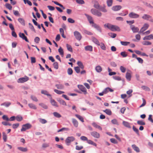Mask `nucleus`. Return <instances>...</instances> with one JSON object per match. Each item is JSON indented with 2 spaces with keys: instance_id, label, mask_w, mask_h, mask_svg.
Listing matches in <instances>:
<instances>
[{
  "instance_id": "f257e3e1",
  "label": "nucleus",
  "mask_w": 153,
  "mask_h": 153,
  "mask_svg": "<svg viewBox=\"0 0 153 153\" xmlns=\"http://www.w3.org/2000/svg\"><path fill=\"white\" fill-rule=\"evenodd\" d=\"M104 26L105 27H107L113 31H120V29L118 27L111 25L109 23L104 25Z\"/></svg>"
},
{
  "instance_id": "f03ea898",
  "label": "nucleus",
  "mask_w": 153,
  "mask_h": 153,
  "mask_svg": "<svg viewBox=\"0 0 153 153\" xmlns=\"http://www.w3.org/2000/svg\"><path fill=\"white\" fill-rule=\"evenodd\" d=\"M91 11L93 14L98 17L101 16L102 15V13L100 11L94 9H92Z\"/></svg>"
},
{
  "instance_id": "7ed1b4c3",
  "label": "nucleus",
  "mask_w": 153,
  "mask_h": 153,
  "mask_svg": "<svg viewBox=\"0 0 153 153\" xmlns=\"http://www.w3.org/2000/svg\"><path fill=\"white\" fill-rule=\"evenodd\" d=\"M142 18L144 19L149 21L150 22L153 23V19L152 16L149 15L144 14L142 16Z\"/></svg>"
},
{
  "instance_id": "20e7f679",
  "label": "nucleus",
  "mask_w": 153,
  "mask_h": 153,
  "mask_svg": "<svg viewBox=\"0 0 153 153\" xmlns=\"http://www.w3.org/2000/svg\"><path fill=\"white\" fill-rule=\"evenodd\" d=\"M31 126V125L29 123L23 125L22 126V128L21 129V131H25L26 130L30 128Z\"/></svg>"
},
{
  "instance_id": "39448f33",
  "label": "nucleus",
  "mask_w": 153,
  "mask_h": 153,
  "mask_svg": "<svg viewBox=\"0 0 153 153\" xmlns=\"http://www.w3.org/2000/svg\"><path fill=\"white\" fill-rule=\"evenodd\" d=\"M29 79V78L27 76H25L24 77H22L18 79L17 82L18 83H24L27 81Z\"/></svg>"
},
{
  "instance_id": "423d86ee",
  "label": "nucleus",
  "mask_w": 153,
  "mask_h": 153,
  "mask_svg": "<svg viewBox=\"0 0 153 153\" xmlns=\"http://www.w3.org/2000/svg\"><path fill=\"white\" fill-rule=\"evenodd\" d=\"M75 140V138L73 136L68 137L66 139L65 142L68 145L71 142Z\"/></svg>"
},
{
  "instance_id": "0eeeda50",
  "label": "nucleus",
  "mask_w": 153,
  "mask_h": 153,
  "mask_svg": "<svg viewBox=\"0 0 153 153\" xmlns=\"http://www.w3.org/2000/svg\"><path fill=\"white\" fill-rule=\"evenodd\" d=\"M74 34L76 39L79 41H80L81 40L82 36L80 33L78 31H75L74 32Z\"/></svg>"
},
{
  "instance_id": "6e6552de",
  "label": "nucleus",
  "mask_w": 153,
  "mask_h": 153,
  "mask_svg": "<svg viewBox=\"0 0 153 153\" xmlns=\"http://www.w3.org/2000/svg\"><path fill=\"white\" fill-rule=\"evenodd\" d=\"M149 25L147 23H145L143 25V27L140 29L139 33H143L144 31L146 30L149 27Z\"/></svg>"
},
{
  "instance_id": "1a4fd4ad",
  "label": "nucleus",
  "mask_w": 153,
  "mask_h": 153,
  "mask_svg": "<svg viewBox=\"0 0 153 153\" xmlns=\"http://www.w3.org/2000/svg\"><path fill=\"white\" fill-rule=\"evenodd\" d=\"M91 135L94 137L96 138H99L100 137V134L96 131H93L91 132Z\"/></svg>"
},
{
  "instance_id": "9d476101",
  "label": "nucleus",
  "mask_w": 153,
  "mask_h": 153,
  "mask_svg": "<svg viewBox=\"0 0 153 153\" xmlns=\"http://www.w3.org/2000/svg\"><path fill=\"white\" fill-rule=\"evenodd\" d=\"M129 16L131 18L136 19L139 17V15L134 12H131L128 14Z\"/></svg>"
},
{
  "instance_id": "9b49d317",
  "label": "nucleus",
  "mask_w": 153,
  "mask_h": 153,
  "mask_svg": "<svg viewBox=\"0 0 153 153\" xmlns=\"http://www.w3.org/2000/svg\"><path fill=\"white\" fill-rule=\"evenodd\" d=\"M78 87L85 94L87 93L86 89L83 85H78Z\"/></svg>"
},
{
  "instance_id": "f8f14e48",
  "label": "nucleus",
  "mask_w": 153,
  "mask_h": 153,
  "mask_svg": "<svg viewBox=\"0 0 153 153\" xmlns=\"http://www.w3.org/2000/svg\"><path fill=\"white\" fill-rule=\"evenodd\" d=\"M85 15L87 17L88 19V21L89 23L90 24H92V25H93V24L94 23V22L92 18V17L91 16H90L86 14H85Z\"/></svg>"
},
{
  "instance_id": "ddd939ff",
  "label": "nucleus",
  "mask_w": 153,
  "mask_h": 153,
  "mask_svg": "<svg viewBox=\"0 0 153 153\" xmlns=\"http://www.w3.org/2000/svg\"><path fill=\"white\" fill-rule=\"evenodd\" d=\"M19 36L22 39L25 40L26 42H29V41L27 38V37L23 33H19Z\"/></svg>"
},
{
  "instance_id": "4468645a",
  "label": "nucleus",
  "mask_w": 153,
  "mask_h": 153,
  "mask_svg": "<svg viewBox=\"0 0 153 153\" xmlns=\"http://www.w3.org/2000/svg\"><path fill=\"white\" fill-rule=\"evenodd\" d=\"M130 28L134 33L138 32L139 31V29L138 27H135L133 25H131L130 26Z\"/></svg>"
},
{
  "instance_id": "2eb2a0df",
  "label": "nucleus",
  "mask_w": 153,
  "mask_h": 153,
  "mask_svg": "<svg viewBox=\"0 0 153 153\" xmlns=\"http://www.w3.org/2000/svg\"><path fill=\"white\" fill-rule=\"evenodd\" d=\"M92 26L99 32H101V28L98 25L95 23H94L92 25Z\"/></svg>"
},
{
  "instance_id": "dca6fc26",
  "label": "nucleus",
  "mask_w": 153,
  "mask_h": 153,
  "mask_svg": "<svg viewBox=\"0 0 153 153\" xmlns=\"http://www.w3.org/2000/svg\"><path fill=\"white\" fill-rule=\"evenodd\" d=\"M113 90L112 89L109 87H108L105 88L103 90V92L105 94L107 93L109 91L112 92H113Z\"/></svg>"
},
{
  "instance_id": "f3484780",
  "label": "nucleus",
  "mask_w": 153,
  "mask_h": 153,
  "mask_svg": "<svg viewBox=\"0 0 153 153\" xmlns=\"http://www.w3.org/2000/svg\"><path fill=\"white\" fill-rule=\"evenodd\" d=\"M92 125L95 128H97L101 131L102 130V127L96 123H93Z\"/></svg>"
},
{
  "instance_id": "a211bd4d",
  "label": "nucleus",
  "mask_w": 153,
  "mask_h": 153,
  "mask_svg": "<svg viewBox=\"0 0 153 153\" xmlns=\"http://www.w3.org/2000/svg\"><path fill=\"white\" fill-rule=\"evenodd\" d=\"M122 8L120 5H116L112 7V9L114 11H118L120 10Z\"/></svg>"
},
{
  "instance_id": "6ab92c4d",
  "label": "nucleus",
  "mask_w": 153,
  "mask_h": 153,
  "mask_svg": "<svg viewBox=\"0 0 153 153\" xmlns=\"http://www.w3.org/2000/svg\"><path fill=\"white\" fill-rule=\"evenodd\" d=\"M50 102L53 106L56 107H58V105L57 102H56L52 98L51 99Z\"/></svg>"
},
{
  "instance_id": "aec40b11",
  "label": "nucleus",
  "mask_w": 153,
  "mask_h": 153,
  "mask_svg": "<svg viewBox=\"0 0 153 153\" xmlns=\"http://www.w3.org/2000/svg\"><path fill=\"white\" fill-rule=\"evenodd\" d=\"M151 39H153L152 34H150L149 36H145L143 38V40H150Z\"/></svg>"
},
{
  "instance_id": "412c9836",
  "label": "nucleus",
  "mask_w": 153,
  "mask_h": 153,
  "mask_svg": "<svg viewBox=\"0 0 153 153\" xmlns=\"http://www.w3.org/2000/svg\"><path fill=\"white\" fill-rule=\"evenodd\" d=\"M131 146L134 150L137 152H140L139 148L135 144L132 145Z\"/></svg>"
},
{
  "instance_id": "4be33fe9",
  "label": "nucleus",
  "mask_w": 153,
  "mask_h": 153,
  "mask_svg": "<svg viewBox=\"0 0 153 153\" xmlns=\"http://www.w3.org/2000/svg\"><path fill=\"white\" fill-rule=\"evenodd\" d=\"M130 72H127L126 74V79L128 81H130L131 79V75L130 73V71H129Z\"/></svg>"
},
{
  "instance_id": "5701e85b",
  "label": "nucleus",
  "mask_w": 153,
  "mask_h": 153,
  "mask_svg": "<svg viewBox=\"0 0 153 153\" xmlns=\"http://www.w3.org/2000/svg\"><path fill=\"white\" fill-rule=\"evenodd\" d=\"M72 121L74 126L75 127H77L78 125V121L75 119L74 118L72 119Z\"/></svg>"
},
{
  "instance_id": "b1692460",
  "label": "nucleus",
  "mask_w": 153,
  "mask_h": 153,
  "mask_svg": "<svg viewBox=\"0 0 153 153\" xmlns=\"http://www.w3.org/2000/svg\"><path fill=\"white\" fill-rule=\"evenodd\" d=\"M85 50L86 51H92L93 50L92 47L90 45H88L85 47Z\"/></svg>"
},
{
  "instance_id": "393cba45",
  "label": "nucleus",
  "mask_w": 153,
  "mask_h": 153,
  "mask_svg": "<svg viewBox=\"0 0 153 153\" xmlns=\"http://www.w3.org/2000/svg\"><path fill=\"white\" fill-rule=\"evenodd\" d=\"M92 41L97 45L100 46V43L98 40L95 38L93 37L92 38Z\"/></svg>"
},
{
  "instance_id": "a878e982",
  "label": "nucleus",
  "mask_w": 153,
  "mask_h": 153,
  "mask_svg": "<svg viewBox=\"0 0 153 153\" xmlns=\"http://www.w3.org/2000/svg\"><path fill=\"white\" fill-rule=\"evenodd\" d=\"M95 70L97 72L100 73L102 71V68L100 66L98 65L96 67Z\"/></svg>"
},
{
  "instance_id": "bb28decb",
  "label": "nucleus",
  "mask_w": 153,
  "mask_h": 153,
  "mask_svg": "<svg viewBox=\"0 0 153 153\" xmlns=\"http://www.w3.org/2000/svg\"><path fill=\"white\" fill-rule=\"evenodd\" d=\"M55 86L58 89H63L64 88V85L61 84H56Z\"/></svg>"
},
{
  "instance_id": "cd10ccee",
  "label": "nucleus",
  "mask_w": 153,
  "mask_h": 153,
  "mask_svg": "<svg viewBox=\"0 0 153 153\" xmlns=\"http://www.w3.org/2000/svg\"><path fill=\"white\" fill-rule=\"evenodd\" d=\"M58 52L61 56L63 57L64 56V51L63 49L61 47H60L58 49Z\"/></svg>"
},
{
  "instance_id": "c85d7f7f",
  "label": "nucleus",
  "mask_w": 153,
  "mask_h": 153,
  "mask_svg": "<svg viewBox=\"0 0 153 153\" xmlns=\"http://www.w3.org/2000/svg\"><path fill=\"white\" fill-rule=\"evenodd\" d=\"M11 104L10 102H6L1 104V106H4L6 107H8Z\"/></svg>"
},
{
  "instance_id": "c756f323",
  "label": "nucleus",
  "mask_w": 153,
  "mask_h": 153,
  "mask_svg": "<svg viewBox=\"0 0 153 153\" xmlns=\"http://www.w3.org/2000/svg\"><path fill=\"white\" fill-rule=\"evenodd\" d=\"M106 3L108 6L111 7L113 4V0H107Z\"/></svg>"
},
{
  "instance_id": "7c9ffc66",
  "label": "nucleus",
  "mask_w": 153,
  "mask_h": 153,
  "mask_svg": "<svg viewBox=\"0 0 153 153\" xmlns=\"http://www.w3.org/2000/svg\"><path fill=\"white\" fill-rule=\"evenodd\" d=\"M17 149L20 151L23 152H26L27 150V148H24L22 147H19L17 148Z\"/></svg>"
},
{
  "instance_id": "2f4dec72",
  "label": "nucleus",
  "mask_w": 153,
  "mask_h": 153,
  "mask_svg": "<svg viewBox=\"0 0 153 153\" xmlns=\"http://www.w3.org/2000/svg\"><path fill=\"white\" fill-rule=\"evenodd\" d=\"M103 111L105 113L107 114L110 115L112 114V112L111 110L110 109H106V110H104Z\"/></svg>"
},
{
  "instance_id": "473e14b6",
  "label": "nucleus",
  "mask_w": 153,
  "mask_h": 153,
  "mask_svg": "<svg viewBox=\"0 0 153 153\" xmlns=\"http://www.w3.org/2000/svg\"><path fill=\"white\" fill-rule=\"evenodd\" d=\"M87 143L89 144L92 145L93 146H97V144L95 143L93 141L91 140H87Z\"/></svg>"
},
{
  "instance_id": "72a5a7b5",
  "label": "nucleus",
  "mask_w": 153,
  "mask_h": 153,
  "mask_svg": "<svg viewBox=\"0 0 153 153\" xmlns=\"http://www.w3.org/2000/svg\"><path fill=\"white\" fill-rule=\"evenodd\" d=\"M142 44L143 45H150L152 44V43L151 42L148 41H145L142 42Z\"/></svg>"
},
{
  "instance_id": "f704fd0d",
  "label": "nucleus",
  "mask_w": 153,
  "mask_h": 153,
  "mask_svg": "<svg viewBox=\"0 0 153 153\" xmlns=\"http://www.w3.org/2000/svg\"><path fill=\"white\" fill-rule=\"evenodd\" d=\"M52 2H53L55 4L59 6L60 7H61L63 9H65V7H63V6L61 4H59V3L58 2H57V1H52Z\"/></svg>"
},
{
  "instance_id": "c9c22d12",
  "label": "nucleus",
  "mask_w": 153,
  "mask_h": 153,
  "mask_svg": "<svg viewBox=\"0 0 153 153\" xmlns=\"http://www.w3.org/2000/svg\"><path fill=\"white\" fill-rule=\"evenodd\" d=\"M141 88L143 90L147 91H150V89L148 87L146 86H141Z\"/></svg>"
},
{
  "instance_id": "e433bc0d",
  "label": "nucleus",
  "mask_w": 153,
  "mask_h": 153,
  "mask_svg": "<svg viewBox=\"0 0 153 153\" xmlns=\"http://www.w3.org/2000/svg\"><path fill=\"white\" fill-rule=\"evenodd\" d=\"M28 106L30 107V108L34 109H36V107L34 104L32 103H29L28 104Z\"/></svg>"
},
{
  "instance_id": "4c0bfd02",
  "label": "nucleus",
  "mask_w": 153,
  "mask_h": 153,
  "mask_svg": "<svg viewBox=\"0 0 153 153\" xmlns=\"http://www.w3.org/2000/svg\"><path fill=\"white\" fill-rule=\"evenodd\" d=\"M53 115L57 118H60L61 117V115L57 112H54L53 113Z\"/></svg>"
},
{
  "instance_id": "58836bf2",
  "label": "nucleus",
  "mask_w": 153,
  "mask_h": 153,
  "mask_svg": "<svg viewBox=\"0 0 153 153\" xmlns=\"http://www.w3.org/2000/svg\"><path fill=\"white\" fill-rule=\"evenodd\" d=\"M123 124L126 127L128 128H130V126L129 123L126 121H123Z\"/></svg>"
},
{
  "instance_id": "ea45409f",
  "label": "nucleus",
  "mask_w": 153,
  "mask_h": 153,
  "mask_svg": "<svg viewBox=\"0 0 153 153\" xmlns=\"http://www.w3.org/2000/svg\"><path fill=\"white\" fill-rule=\"evenodd\" d=\"M77 64L79 66V67L81 68L82 69L84 68V67L82 63L80 61H78L77 62Z\"/></svg>"
},
{
  "instance_id": "a19ab883",
  "label": "nucleus",
  "mask_w": 153,
  "mask_h": 153,
  "mask_svg": "<svg viewBox=\"0 0 153 153\" xmlns=\"http://www.w3.org/2000/svg\"><path fill=\"white\" fill-rule=\"evenodd\" d=\"M66 47L68 51L71 52H73L72 48L71 46L70 45H68V44H67Z\"/></svg>"
},
{
  "instance_id": "79ce46f5",
  "label": "nucleus",
  "mask_w": 153,
  "mask_h": 153,
  "mask_svg": "<svg viewBox=\"0 0 153 153\" xmlns=\"http://www.w3.org/2000/svg\"><path fill=\"white\" fill-rule=\"evenodd\" d=\"M18 21L22 25H24L25 24L24 20L21 18H19L18 19Z\"/></svg>"
},
{
  "instance_id": "37998d69",
  "label": "nucleus",
  "mask_w": 153,
  "mask_h": 153,
  "mask_svg": "<svg viewBox=\"0 0 153 153\" xmlns=\"http://www.w3.org/2000/svg\"><path fill=\"white\" fill-rule=\"evenodd\" d=\"M54 91L56 93V94H61L64 93V92L62 91H61L58 90L57 89H55L54 90Z\"/></svg>"
},
{
  "instance_id": "c03bdc74",
  "label": "nucleus",
  "mask_w": 153,
  "mask_h": 153,
  "mask_svg": "<svg viewBox=\"0 0 153 153\" xmlns=\"http://www.w3.org/2000/svg\"><path fill=\"white\" fill-rule=\"evenodd\" d=\"M53 65L55 69H57L59 68L58 64L57 62H55L53 63Z\"/></svg>"
},
{
  "instance_id": "a18cd8bd",
  "label": "nucleus",
  "mask_w": 153,
  "mask_h": 153,
  "mask_svg": "<svg viewBox=\"0 0 153 153\" xmlns=\"http://www.w3.org/2000/svg\"><path fill=\"white\" fill-rule=\"evenodd\" d=\"M75 116L82 122H84L83 118L82 117L78 114H76Z\"/></svg>"
},
{
  "instance_id": "49530a36",
  "label": "nucleus",
  "mask_w": 153,
  "mask_h": 153,
  "mask_svg": "<svg viewBox=\"0 0 153 153\" xmlns=\"http://www.w3.org/2000/svg\"><path fill=\"white\" fill-rule=\"evenodd\" d=\"M5 7H6L9 9L10 10H12V6H11V5L9 4V3H7L5 4Z\"/></svg>"
},
{
  "instance_id": "de8ad7c7",
  "label": "nucleus",
  "mask_w": 153,
  "mask_h": 153,
  "mask_svg": "<svg viewBox=\"0 0 153 153\" xmlns=\"http://www.w3.org/2000/svg\"><path fill=\"white\" fill-rule=\"evenodd\" d=\"M94 7L96 9H99L100 7V5L98 2L96 1L94 3Z\"/></svg>"
},
{
  "instance_id": "09e8293b",
  "label": "nucleus",
  "mask_w": 153,
  "mask_h": 153,
  "mask_svg": "<svg viewBox=\"0 0 153 153\" xmlns=\"http://www.w3.org/2000/svg\"><path fill=\"white\" fill-rule=\"evenodd\" d=\"M29 26V28L32 31H34V32H35V29L34 28V27L33 25L31 24L30 23H29L28 24Z\"/></svg>"
},
{
  "instance_id": "8fccbe9b",
  "label": "nucleus",
  "mask_w": 153,
  "mask_h": 153,
  "mask_svg": "<svg viewBox=\"0 0 153 153\" xmlns=\"http://www.w3.org/2000/svg\"><path fill=\"white\" fill-rule=\"evenodd\" d=\"M59 102L61 104L66 106L67 105L66 102L63 100L60 99L58 100Z\"/></svg>"
},
{
  "instance_id": "3c124183",
  "label": "nucleus",
  "mask_w": 153,
  "mask_h": 153,
  "mask_svg": "<svg viewBox=\"0 0 153 153\" xmlns=\"http://www.w3.org/2000/svg\"><path fill=\"white\" fill-rule=\"evenodd\" d=\"M16 119L18 121H21L22 120L23 118L21 116H18L16 117Z\"/></svg>"
},
{
  "instance_id": "603ef678",
  "label": "nucleus",
  "mask_w": 153,
  "mask_h": 153,
  "mask_svg": "<svg viewBox=\"0 0 153 153\" xmlns=\"http://www.w3.org/2000/svg\"><path fill=\"white\" fill-rule=\"evenodd\" d=\"M101 48L102 49L104 50H106V47L104 43H100V45Z\"/></svg>"
},
{
  "instance_id": "864d4df0",
  "label": "nucleus",
  "mask_w": 153,
  "mask_h": 153,
  "mask_svg": "<svg viewBox=\"0 0 153 153\" xmlns=\"http://www.w3.org/2000/svg\"><path fill=\"white\" fill-rule=\"evenodd\" d=\"M39 121L42 124H45L47 123V121L46 120L42 118L39 119Z\"/></svg>"
},
{
  "instance_id": "5fc2aeb1",
  "label": "nucleus",
  "mask_w": 153,
  "mask_h": 153,
  "mask_svg": "<svg viewBox=\"0 0 153 153\" xmlns=\"http://www.w3.org/2000/svg\"><path fill=\"white\" fill-rule=\"evenodd\" d=\"M137 123L139 125H144L145 123L142 120H138L137 121Z\"/></svg>"
},
{
  "instance_id": "6e6d98bb",
  "label": "nucleus",
  "mask_w": 153,
  "mask_h": 153,
  "mask_svg": "<svg viewBox=\"0 0 153 153\" xmlns=\"http://www.w3.org/2000/svg\"><path fill=\"white\" fill-rule=\"evenodd\" d=\"M84 33L88 34V35H92L93 33L91 32H90L87 30H83Z\"/></svg>"
},
{
  "instance_id": "4d7b16f0",
  "label": "nucleus",
  "mask_w": 153,
  "mask_h": 153,
  "mask_svg": "<svg viewBox=\"0 0 153 153\" xmlns=\"http://www.w3.org/2000/svg\"><path fill=\"white\" fill-rule=\"evenodd\" d=\"M39 105L44 109H47L48 108V107L47 105L43 103H39Z\"/></svg>"
},
{
  "instance_id": "13d9d810",
  "label": "nucleus",
  "mask_w": 153,
  "mask_h": 153,
  "mask_svg": "<svg viewBox=\"0 0 153 153\" xmlns=\"http://www.w3.org/2000/svg\"><path fill=\"white\" fill-rule=\"evenodd\" d=\"M100 9L103 12L105 13L107 12V10L105 9V6H104L103 7H101Z\"/></svg>"
},
{
  "instance_id": "bf43d9fd",
  "label": "nucleus",
  "mask_w": 153,
  "mask_h": 153,
  "mask_svg": "<svg viewBox=\"0 0 153 153\" xmlns=\"http://www.w3.org/2000/svg\"><path fill=\"white\" fill-rule=\"evenodd\" d=\"M41 93L42 94H43L45 95L51 96V95L48 93V92L46 91L43 90H42L41 91Z\"/></svg>"
},
{
  "instance_id": "052dcab7",
  "label": "nucleus",
  "mask_w": 153,
  "mask_h": 153,
  "mask_svg": "<svg viewBox=\"0 0 153 153\" xmlns=\"http://www.w3.org/2000/svg\"><path fill=\"white\" fill-rule=\"evenodd\" d=\"M2 118L3 119V120L6 121H9V118L6 115H4L2 117Z\"/></svg>"
},
{
  "instance_id": "680f3d73",
  "label": "nucleus",
  "mask_w": 153,
  "mask_h": 153,
  "mask_svg": "<svg viewBox=\"0 0 153 153\" xmlns=\"http://www.w3.org/2000/svg\"><path fill=\"white\" fill-rule=\"evenodd\" d=\"M110 141L112 143L114 144H117L118 142L115 139L112 138L110 139Z\"/></svg>"
},
{
  "instance_id": "e2e57ef3",
  "label": "nucleus",
  "mask_w": 153,
  "mask_h": 153,
  "mask_svg": "<svg viewBox=\"0 0 153 153\" xmlns=\"http://www.w3.org/2000/svg\"><path fill=\"white\" fill-rule=\"evenodd\" d=\"M13 12L15 16H20V14H19V12H18V11L17 10H13Z\"/></svg>"
},
{
  "instance_id": "0e129e2a",
  "label": "nucleus",
  "mask_w": 153,
  "mask_h": 153,
  "mask_svg": "<svg viewBox=\"0 0 153 153\" xmlns=\"http://www.w3.org/2000/svg\"><path fill=\"white\" fill-rule=\"evenodd\" d=\"M108 35L110 36L111 38H115L117 36V34H116L114 33H109Z\"/></svg>"
},
{
  "instance_id": "69168bd1",
  "label": "nucleus",
  "mask_w": 153,
  "mask_h": 153,
  "mask_svg": "<svg viewBox=\"0 0 153 153\" xmlns=\"http://www.w3.org/2000/svg\"><path fill=\"white\" fill-rule=\"evenodd\" d=\"M67 72L69 75H71L73 73L72 69L70 68H69L68 69Z\"/></svg>"
},
{
  "instance_id": "338daca9",
  "label": "nucleus",
  "mask_w": 153,
  "mask_h": 153,
  "mask_svg": "<svg viewBox=\"0 0 153 153\" xmlns=\"http://www.w3.org/2000/svg\"><path fill=\"white\" fill-rule=\"evenodd\" d=\"M31 99L34 101L35 102H37L38 101V99L35 96H34L33 95H31Z\"/></svg>"
},
{
  "instance_id": "774afa93",
  "label": "nucleus",
  "mask_w": 153,
  "mask_h": 153,
  "mask_svg": "<svg viewBox=\"0 0 153 153\" xmlns=\"http://www.w3.org/2000/svg\"><path fill=\"white\" fill-rule=\"evenodd\" d=\"M113 78L115 80L118 81H120L121 80V78L119 76H113Z\"/></svg>"
}]
</instances>
